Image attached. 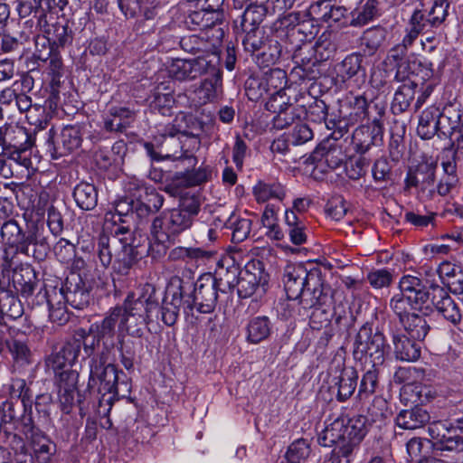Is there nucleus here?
Returning a JSON list of instances; mask_svg holds the SVG:
<instances>
[{"instance_id": "nucleus-48", "label": "nucleus", "mask_w": 463, "mask_h": 463, "mask_svg": "<svg viewBox=\"0 0 463 463\" xmlns=\"http://www.w3.org/2000/svg\"><path fill=\"white\" fill-rule=\"evenodd\" d=\"M377 0H367L359 9L351 12L352 20L350 24L354 27H361L373 21L378 15Z\"/></svg>"}, {"instance_id": "nucleus-4", "label": "nucleus", "mask_w": 463, "mask_h": 463, "mask_svg": "<svg viewBox=\"0 0 463 463\" xmlns=\"http://www.w3.org/2000/svg\"><path fill=\"white\" fill-rule=\"evenodd\" d=\"M401 293L394 295L390 301V307L399 318L401 323L415 310L425 309L429 305L427 288L422 280L414 276H403L399 283Z\"/></svg>"}, {"instance_id": "nucleus-7", "label": "nucleus", "mask_w": 463, "mask_h": 463, "mask_svg": "<svg viewBox=\"0 0 463 463\" xmlns=\"http://www.w3.org/2000/svg\"><path fill=\"white\" fill-rule=\"evenodd\" d=\"M1 238L5 245L26 257L42 261L47 256V245L38 242L33 232L24 231L14 220L4 222L1 227Z\"/></svg>"}, {"instance_id": "nucleus-57", "label": "nucleus", "mask_w": 463, "mask_h": 463, "mask_svg": "<svg viewBox=\"0 0 463 463\" xmlns=\"http://www.w3.org/2000/svg\"><path fill=\"white\" fill-rule=\"evenodd\" d=\"M254 194L259 202H266L271 198L282 200L285 191L279 184L260 183L254 187Z\"/></svg>"}, {"instance_id": "nucleus-16", "label": "nucleus", "mask_w": 463, "mask_h": 463, "mask_svg": "<svg viewBox=\"0 0 463 463\" xmlns=\"http://www.w3.org/2000/svg\"><path fill=\"white\" fill-rule=\"evenodd\" d=\"M429 305L426 310H430L433 307L439 314L453 325L461 321V313L458 306L451 298L444 288L439 285H431L427 288Z\"/></svg>"}, {"instance_id": "nucleus-52", "label": "nucleus", "mask_w": 463, "mask_h": 463, "mask_svg": "<svg viewBox=\"0 0 463 463\" xmlns=\"http://www.w3.org/2000/svg\"><path fill=\"white\" fill-rule=\"evenodd\" d=\"M407 52L408 50L400 45L399 43L394 45L389 51L388 59L395 62L396 72L394 75V80L397 82L404 81L408 78V65L404 61Z\"/></svg>"}, {"instance_id": "nucleus-28", "label": "nucleus", "mask_w": 463, "mask_h": 463, "mask_svg": "<svg viewBox=\"0 0 463 463\" xmlns=\"http://www.w3.org/2000/svg\"><path fill=\"white\" fill-rule=\"evenodd\" d=\"M135 113L126 107L113 106L104 118V128L108 132H123L134 120Z\"/></svg>"}, {"instance_id": "nucleus-45", "label": "nucleus", "mask_w": 463, "mask_h": 463, "mask_svg": "<svg viewBox=\"0 0 463 463\" xmlns=\"http://www.w3.org/2000/svg\"><path fill=\"white\" fill-rule=\"evenodd\" d=\"M363 56L358 52H354L347 55L336 66V76L340 81L345 82L352 79L363 69L362 67Z\"/></svg>"}, {"instance_id": "nucleus-42", "label": "nucleus", "mask_w": 463, "mask_h": 463, "mask_svg": "<svg viewBox=\"0 0 463 463\" xmlns=\"http://www.w3.org/2000/svg\"><path fill=\"white\" fill-rule=\"evenodd\" d=\"M122 239H118L116 236L109 237L106 234H100L98 239L97 244V255L100 264L104 268H108L112 264L114 254L119 249L120 241Z\"/></svg>"}, {"instance_id": "nucleus-58", "label": "nucleus", "mask_w": 463, "mask_h": 463, "mask_svg": "<svg viewBox=\"0 0 463 463\" xmlns=\"http://www.w3.org/2000/svg\"><path fill=\"white\" fill-rule=\"evenodd\" d=\"M118 344L121 363L127 370H130L134 366V362L137 354V347L141 346V343L134 341L132 339L122 338L118 341Z\"/></svg>"}, {"instance_id": "nucleus-27", "label": "nucleus", "mask_w": 463, "mask_h": 463, "mask_svg": "<svg viewBox=\"0 0 463 463\" xmlns=\"http://www.w3.org/2000/svg\"><path fill=\"white\" fill-rule=\"evenodd\" d=\"M346 417L340 416L327 425L324 430L318 435L317 441L323 447L336 446L339 453L342 454L341 447L347 442L345 424Z\"/></svg>"}, {"instance_id": "nucleus-39", "label": "nucleus", "mask_w": 463, "mask_h": 463, "mask_svg": "<svg viewBox=\"0 0 463 463\" xmlns=\"http://www.w3.org/2000/svg\"><path fill=\"white\" fill-rule=\"evenodd\" d=\"M14 283L22 297L27 299L43 284L38 279L35 271L29 268L17 273L14 278Z\"/></svg>"}, {"instance_id": "nucleus-53", "label": "nucleus", "mask_w": 463, "mask_h": 463, "mask_svg": "<svg viewBox=\"0 0 463 463\" xmlns=\"http://www.w3.org/2000/svg\"><path fill=\"white\" fill-rule=\"evenodd\" d=\"M226 226L232 230V241L239 243L248 238L251 231V221L247 218L231 216Z\"/></svg>"}, {"instance_id": "nucleus-33", "label": "nucleus", "mask_w": 463, "mask_h": 463, "mask_svg": "<svg viewBox=\"0 0 463 463\" xmlns=\"http://www.w3.org/2000/svg\"><path fill=\"white\" fill-rule=\"evenodd\" d=\"M136 260L134 247L121 240L119 249L114 254L113 270L119 275H128Z\"/></svg>"}, {"instance_id": "nucleus-38", "label": "nucleus", "mask_w": 463, "mask_h": 463, "mask_svg": "<svg viewBox=\"0 0 463 463\" xmlns=\"http://www.w3.org/2000/svg\"><path fill=\"white\" fill-rule=\"evenodd\" d=\"M271 333V322L266 316L255 317L247 325V340L251 344H259L266 340Z\"/></svg>"}, {"instance_id": "nucleus-29", "label": "nucleus", "mask_w": 463, "mask_h": 463, "mask_svg": "<svg viewBox=\"0 0 463 463\" xmlns=\"http://www.w3.org/2000/svg\"><path fill=\"white\" fill-rule=\"evenodd\" d=\"M430 420L429 412L419 406L402 410L396 416V424L405 430H416L423 427Z\"/></svg>"}, {"instance_id": "nucleus-62", "label": "nucleus", "mask_w": 463, "mask_h": 463, "mask_svg": "<svg viewBox=\"0 0 463 463\" xmlns=\"http://www.w3.org/2000/svg\"><path fill=\"white\" fill-rule=\"evenodd\" d=\"M287 84V74L286 72L279 68L271 69L266 73L265 83L263 87L266 89V92L274 90L275 91H285L284 88Z\"/></svg>"}, {"instance_id": "nucleus-46", "label": "nucleus", "mask_w": 463, "mask_h": 463, "mask_svg": "<svg viewBox=\"0 0 463 463\" xmlns=\"http://www.w3.org/2000/svg\"><path fill=\"white\" fill-rule=\"evenodd\" d=\"M417 84L413 81H403L394 93L392 103V109L394 113H402L406 111L415 96V89Z\"/></svg>"}, {"instance_id": "nucleus-15", "label": "nucleus", "mask_w": 463, "mask_h": 463, "mask_svg": "<svg viewBox=\"0 0 463 463\" xmlns=\"http://www.w3.org/2000/svg\"><path fill=\"white\" fill-rule=\"evenodd\" d=\"M211 57L212 53L207 52L199 55L195 59H175L167 68L168 75L179 81L194 80L203 75L208 68H212V71H214V69L211 66Z\"/></svg>"}, {"instance_id": "nucleus-21", "label": "nucleus", "mask_w": 463, "mask_h": 463, "mask_svg": "<svg viewBox=\"0 0 463 463\" xmlns=\"http://www.w3.org/2000/svg\"><path fill=\"white\" fill-rule=\"evenodd\" d=\"M185 285L167 289L162 306L158 307V320L161 319L167 326H174L177 321L181 306L185 305Z\"/></svg>"}, {"instance_id": "nucleus-2", "label": "nucleus", "mask_w": 463, "mask_h": 463, "mask_svg": "<svg viewBox=\"0 0 463 463\" xmlns=\"http://www.w3.org/2000/svg\"><path fill=\"white\" fill-rule=\"evenodd\" d=\"M118 332L140 337L146 325L158 321V298L154 286L144 285L138 291L128 294L123 303L116 306Z\"/></svg>"}, {"instance_id": "nucleus-22", "label": "nucleus", "mask_w": 463, "mask_h": 463, "mask_svg": "<svg viewBox=\"0 0 463 463\" xmlns=\"http://www.w3.org/2000/svg\"><path fill=\"white\" fill-rule=\"evenodd\" d=\"M390 335L395 358L404 362H415L420 356V345L407 336L396 326H390Z\"/></svg>"}, {"instance_id": "nucleus-14", "label": "nucleus", "mask_w": 463, "mask_h": 463, "mask_svg": "<svg viewBox=\"0 0 463 463\" xmlns=\"http://www.w3.org/2000/svg\"><path fill=\"white\" fill-rule=\"evenodd\" d=\"M377 117L373 118L370 126H361L353 134V143L360 154H364L373 146H380L383 143L384 109L377 104L373 105Z\"/></svg>"}, {"instance_id": "nucleus-34", "label": "nucleus", "mask_w": 463, "mask_h": 463, "mask_svg": "<svg viewBox=\"0 0 463 463\" xmlns=\"http://www.w3.org/2000/svg\"><path fill=\"white\" fill-rule=\"evenodd\" d=\"M210 60L211 66L214 69V71H212V68H208L203 74H206L209 77L205 78L201 84V89L205 92V98L208 100L213 99L217 97L219 89L222 85V71L218 67L219 57L212 53Z\"/></svg>"}, {"instance_id": "nucleus-55", "label": "nucleus", "mask_w": 463, "mask_h": 463, "mask_svg": "<svg viewBox=\"0 0 463 463\" xmlns=\"http://www.w3.org/2000/svg\"><path fill=\"white\" fill-rule=\"evenodd\" d=\"M238 296L241 298L251 297L260 286V280L249 270L241 271L236 282Z\"/></svg>"}, {"instance_id": "nucleus-19", "label": "nucleus", "mask_w": 463, "mask_h": 463, "mask_svg": "<svg viewBox=\"0 0 463 463\" xmlns=\"http://www.w3.org/2000/svg\"><path fill=\"white\" fill-rule=\"evenodd\" d=\"M436 168L437 164L433 162L418 164L414 169H410L407 173L406 188L416 187L427 198H432L435 194Z\"/></svg>"}, {"instance_id": "nucleus-36", "label": "nucleus", "mask_w": 463, "mask_h": 463, "mask_svg": "<svg viewBox=\"0 0 463 463\" xmlns=\"http://www.w3.org/2000/svg\"><path fill=\"white\" fill-rule=\"evenodd\" d=\"M316 160H324L325 164L331 169H336L344 164L346 156L342 148L338 146H327L320 144L313 153Z\"/></svg>"}, {"instance_id": "nucleus-43", "label": "nucleus", "mask_w": 463, "mask_h": 463, "mask_svg": "<svg viewBox=\"0 0 463 463\" xmlns=\"http://www.w3.org/2000/svg\"><path fill=\"white\" fill-rule=\"evenodd\" d=\"M267 7L262 4H254L253 2L244 10L241 16L240 24L242 31H249L260 28L267 14Z\"/></svg>"}, {"instance_id": "nucleus-13", "label": "nucleus", "mask_w": 463, "mask_h": 463, "mask_svg": "<svg viewBox=\"0 0 463 463\" xmlns=\"http://www.w3.org/2000/svg\"><path fill=\"white\" fill-rule=\"evenodd\" d=\"M25 136L24 145H12L4 142L2 152L0 154V177L8 179L14 176L17 172L18 166H23L26 169L32 165L27 150L30 146L28 144V137L24 132H20Z\"/></svg>"}, {"instance_id": "nucleus-25", "label": "nucleus", "mask_w": 463, "mask_h": 463, "mask_svg": "<svg viewBox=\"0 0 463 463\" xmlns=\"http://www.w3.org/2000/svg\"><path fill=\"white\" fill-rule=\"evenodd\" d=\"M358 373L353 366L343 367L337 375L333 376L330 388L336 390V399L345 402L354 392L357 386Z\"/></svg>"}, {"instance_id": "nucleus-40", "label": "nucleus", "mask_w": 463, "mask_h": 463, "mask_svg": "<svg viewBox=\"0 0 463 463\" xmlns=\"http://www.w3.org/2000/svg\"><path fill=\"white\" fill-rule=\"evenodd\" d=\"M386 35V30L381 26L366 29L360 38V46L364 52L369 56L373 55L385 41Z\"/></svg>"}, {"instance_id": "nucleus-10", "label": "nucleus", "mask_w": 463, "mask_h": 463, "mask_svg": "<svg viewBox=\"0 0 463 463\" xmlns=\"http://www.w3.org/2000/svg\"><path fill=\"white\" fill-rule=\"evenodd\" d=\"M108 355L101 352L90 359L88 387L98 385V391L103 394H118V372L114 364L108 362Z\"/></svg>"}, {"instance_id": "nucleus-47", "label": "nucleus", "mask_w": 463, "mask_h": 463, "mask_svg": "<svg viewBox=\"0 0 463 463\" xmlns=\"http://www.w3.org/2000/svg\"><path fill=\"white\" fill-rule=\"evenodd\" d=\"M461 115L452 108H446L440 111L438 118V133L443 136H451L460 128Z\"/></svg>"}, {"instance_id": "nucleus-8", "label": "nucleus", "mask_w": 463, "mask_h": 463, "mask_svg": "<svg viewBox=\"0 0 463 463\" xmlns=\"http://www.w3.org/2000/svg\"><path fill=\"white\" fill-rule=\"evenodd\" d=\"M222 285V278L217 279L210 275L201 277L194 284L193 289H191V285H185L186 294L184 304H186V307L193 309L196 307V309L200 313H212L216 307L218 291L224 292V289L221 288Z\"/></svg>"}, {"instance_id": "nucleus-12", "label": "nucleus", "mask_w": 463, "mask_h": 463, "mask_svg": "<svg viewBox=\"0 0 463 463\" xmlns=\"http://www.w3.org/2000/svg\"><path fill=\"white\" fill-rule=\"evenodd\" d=\"M130 205L132 214L140 221L157 213L163 206L165 198L157 190L143 183L130 184Z\"/></svg>"}, {"instance_id": "nucleus-35", "label": "nucleus", "mask_w": 463, "mask_h": 463, "mask_svg": "<svg viewBox=\"0 0 463 463\" xmlns=\"http://www.w3.org/2000/svg\"><path fill=\"white\" fill-rule=\"evenodd\" d=\"M34 57L43 61H49L48 74L51 77V84L52 87L59 86L63 71L61 58L59 53L53 52L52 47H48L46 52L36 50Z\"/></svg>"}, {"instance_id": "nucleus-31", "label": "nucleus", "mask_w": 463, "mask_h": 463, "mask_svg": "<svg viewBox=\"0 0 463 463\" xmlns=\"http://www.w3.org/2000/svg\"><path fill=\"white\" fill-rule=\"evenodd\" d=\"M174 104L175 98L172 90L168 87L161 83L155 88L149 101L151 110L156 111L163 116L170 115Z\"/></svg>"}, {"instance_id": "nucleus-26", "label": "nucleus", "mask_w": 463, "mask_h": 463, "mask_svg": "<svg viewBox=\"0 0 463 463\" xmlns=\"http://www.w3.org/2000/svg\"><path fill=\"white\" fill-rule=\"evenodd\" d=\"M117 314L114 308H111L101 321L96 322L90 326L92 332L102 340V352H106V354H109L115 345L116 327H118Z\"/></svg>"}, {"instance_id": "nucleus-59", "label": "nucleus", "mask_w": 463, "mask_h": 463, "mask_svg": "<svg viewBox=\"0 0 463 463\" xmlns=\"http://www.w3.org/2000/svg\"><path fill=\"white\" fill-rule=\"evenodd\" d=\"M242 32L245 33L242 45L247 52L254 55L265 45L264 32L260 28Z\"/></svg>"}, {"instance_id": "nucleus-5", "label": "nucleus", "mask_w": 463, "mask_h": 463, "mask_svg": "<svg viewBox=\"0 0 463 463\" xmlns=\"http://www.w3.org/2000/svg\"><path fill=\"white\" fill-rule=\"evenodd\" d=\"M390 349L385 335L373 324L365 322L356 333L353 343V355L355 360L369 359L373 366H380L385 361Z\"/></svg>"}, {"instance_id": "nucleus-63", "label": "nucleus", "mask_w": 463, "mask_h": 463, "mask_svg": "<svg viewBox=\"0 0 463 463\" xmlns=\"http://www.w3.org/2000/svg\"><path fill=\"white\" fill-rule=\"evenodd\" d=\"M301 109L292 105L281 112L276 113L272 119L273 127L277 129H283L295 122L296 119L300 118Z\"/></svg>"}, {"instance_id": "nucleus-17", "label": "nucleus", "mask_w": 463, "mask_h": 463, "mask_svg": "<svg viewBox=\"0 0 463 463\" xmlns=\"http://www.w3.org/2000/svg\"><path fill=\"white\" fill-rule=\"evenodd\" d=\"M461 156H463V146H458L457 149L452 147L443 149L441 155L443 175L436 187L440 196L448 195L457 186L458 183L457 165Z\"/></svg>"}, {"instance_id": "nucleus-20", "label": "nucleus", "mask_w": 463, "mask_h": 463, "mask_svg": "<svg viewBox=\"0 0 463 463\" xmlns=\"http://www.w3.org/2000/svg\"><path fill=\"white\" fill-rule=\"evenodd\" d=\"M80 353V343L74 336L66 342L57 345L46 359V364L54 372L71 368L78 360Z\"/></svg>"}, {"instance_id": "nucleus-37", "label": "nucleus", "mask_w": 463, "mask_h": 463, "mask_svg": "<svg viewBox=\"0 0 463 463\" xmlns=\"http://www.w3.org/2000/svg\"><path fill=\"white\" fill-rule=\"evenodd\" d=\"M72 195L76 204L84 211L94 209L98 203V191L94 184L87 182L78 184Z\"/></svg>"}, {"instance_id": "nucleus-3", "label": "nucleus", "mask_w": 463, "mask_h": 463, "mask_svg": "<svg viewBox=\"0 0 463 463\" xmlns=\"http://www.w3.org/2000/svg\"><path fill=\"white\" fill-rule=\"evenodd\" d=\"M202 130V123L193 114L180 111L171 123L159 128L158 132L163 137L179 136L182 151L179 158L186 159L190 165H194L196 158L194 152L200 146L199 136Z\"/></svg>"}, {"instance_id": "nucleus-51", "label": "nucleus", "mask_w": 463, "mask_h": 463, "mask_svg": "<svg viewBox=\"0 0 463 463\" xmlns=\"http://www.w3.org/2000/svg\"><path fill=\"white\" fill-rule=\"evenodd\" d=\"M263 51L256 54V62L262 67L276 64L282 53L281 44L277 40H269L268 44L262 47Z\"/></svg>"}, {"instance_id": "nucleus-54", "label": "nucleus", "mask_w": 463, "mask_h": 463, "mask_svg": "<svg viewBox=\"0 0 463 463\" xmlns=\"http://www.w3.org/2000/svg\"><path fill=\"white\" fill-rule=\"evenodd\" d=\"M368 414L370 420L377 424L378 428H381L385 424L386 420L391 417L392 411L387 401L381 396H376L368 409Z\"/></svg>"}, {"instance_id": "nucleus-64", "label": "nucleus", "mask_w": 463, "mask_h": 463, "mask_svg": "<svg viewBox=\"0 0 463 463\" xmlns=\"http://www.w3.org/2000/svg\"><path fill=\"white\" fill-rule=\"evenodd\" d=\"M369 165V159L363 156L352 158L345 164L346 175L352 180H359L365 175Z\"/></svg>"}, {"instance_id": "nucleus-50", "label": "nucleus", "mask_w": 463, "mask_h": 463, "mask_svg": "<svg viewBox=\"0 0 463 463\" xmlns=\"http://www.w3.org/2000/svg\"><path fill=\"white\" fill-rule=\"evenodd\" d=\"M74 339L80 343V348L83 347L85 355L90 357V359L102 352V348L100 349L102 340L92 332L91 328H89L87 332L82 329L80 330L75 335Z\"/></svg>"}, {"instance_id": "nucleus-60", "label": "nucleus", "mask_w": 463, "mask_h": 463, "mask_svg": "<svg viewBox=\"0 0 463 463\" xmlns=\"http://www.w3.org/2000/svg\"><path fill=\"white\" fill-rule=\"evenodd\" d=\"M333 303V299L328 305L316 304L312 313L307 315L309 317V325L313 329L320 330L323 326L329 324L332 314L329 312V307Z\"/></svg>"}, {"instance_id": "nucleus-44", "label": "nucleus", "mask_w": 463, "mask_h": 463, "mask_svg": "<svg viewBox=\"0 0 463 463\" xmlns=\"http://www.w3.org/2000/svg\"><path fill=\"white\" fill-rule=\"evenodd\" d=\"M24 314L21 301L8 290H0V316L2 319L15 320Z\"/></svg>"}, {"instance_id": "nucleus-61", "label": "nucleus", "mask_w": 463, "mask_h": 463, "mask_svg": "<svg viewBox=\"0 0 463 463\" xmlns=\"http://www.w3.org/2000/svg\"><path fill=\"white\" fill-rule=\"evenodd\" d=\"M208 178L205 169L198 168L196 170L177 172L175 174L174 180L184 186H195L203 184Z\"/></svg>"}, {"instance_id": "nucleus-41", "label": "nucleus", "mask_w": 463, "mask_h": 463, "mask_svg": "<svg viewBox=\"0 0 463 463\" xmlns=\"http://www.w3.org/2000/svg\"><path fill=\"white\" fill-rule=\"evenodd\" d=\"M45 34L49 47L52 49L54 46L64 47L72 42V32L67 23L56 22L49 24Z\"/></svg>"}, {"instance_id": "nucleus-32", "label": "nucleus", "mask_w": 463, "mask_h": 463, "mask_svg": "<svg viewBox=\"0 0 463 463\" xmlns=\"http://www.w3.org/2000/svg\"><path fill=\"white\" fill-rule=\"evenodd\" d=\"M406 334L413 340L422 341L427 336L430 326L425 316L412 312L400 323Z\"/></svg>"}, {"instance_id": "nucleus-1", "label": "nucleus", "mask_w": 463, "mask_h": 463, "mask_svg": "<svg viewBox=\"0 0 463 463\" xmlns=\"http://www.w3.org/2000/svg\"><path fill=\"white\" fill-rule=\"evenodd\" d=\"M283 283L288 298L293 301L294 313L303 318L316 304L328 305L333 298V289L325 282L320 269L307 270L301 263L285 266Z\"/></svg>"}, {"instance_id": "nucleus-56", "label": "nucleus", "mask_w": 463, "mask_h": 463, "mask_svg": "<svg viewBox=\"0 0 463 463\" xmlns=\"http://www.w3.org/2000/svg\"><path fill=\"white\" fill-rule=\"evenodd\" d=\"M310 454V445L305 439H298L292 442L286 452L288 463H304Z\"/></svg>"}, {"instance_id": "nucleus-49", "label": "nucleus", "mask_w": 463, "mask_h": 463, "mask_svg": "<svg viewBox=\"0 0 463 463\" xmlns=\"http://www.w3.org/2000/svg\"><path fill=\"white\" fill-rule=\"evenodd\" d=\"M435 449L441 457L459 459V455L463 453V436L449 435L444 440L436 442Z\"/></svg>"}, {"instance_id": "nucleus-11", "label": "nucleus", "mask_w": 463, "mask_h": 463, "mask_svg": "<svg viewBox=\"0 0 463 463\" xmlns=\"http://www.w3.org/2000/svg\"><path fill=\"white\" fill-rule=\"evenodd\" d=\"M108 355L101 352L90 359L88 387L98 385V391L103 394H118V372L114 364L108 362Z\"/></svg>"}, {"instance_id": "nucleus-24", "label": "nucleus", "mask_w": 463, "mask_h": 463, "mask_svg": "<svg viewBox=\"0 0 463 463\" xmlns=\"http://www.w3.org/2000/svg\"><path fill=\"white\" fill-rule=\"evenodd\" d=\"M223 13L220 8L202 5V8L191 12L185 18V24L190 30L205 31L222 23Z\"/></svg>"}, {"instance_id": "nucleus-6", "label": "nucleus", "mask_w": 463, "mask_h": 463, "mask_svg": "<svg viewBox=\"0 0 463 463\" xmlns=\"http://www.w3.org/2000/svg\"><path fill=\"white\" fill-rule=\"evenodd\" d=\"M194 222L189 214L177 208L167 209L153 219L149 229L150 236L166 249L175 243L180 234L190 230Z\"/></svg>"}, {"instance_id": "nucleus-18", "label": "nucleus", "mask_w": 463, "mask_h": 463, "mask_svg": "<svg viewBox=\"0 0 463 463\" xmlns=\"http://www.w3.org/2000/svg\"><path fill=\"white\" fill-rule=\"evenodd\" d=\"M55 298H62L71 307L83 309L90 301V290L80 276L67 278L64 285L60 288H52Z\"/></svg>"}, {"instance_id": "nucleus-23", "label": "nucleus", "mask_w": 463, "mask_h": 463, "mask_svg": "<svg viewBox=\"0 0 463 463\" xmlns=\"http://www.w3.org/2000/svg\"><path fill=\"white\" fill-rule=\"evenodd\" d=\"M368 419L364 415H355L352 418L346 417L345 428L348 443L342 445V455L351 456L358 449L361 441L368 432Z\"/></svg>"}, {"instance_id": "nucleus-9", "label": "nucleus", "mask_w": 463, "mask_h": 463, "mask_svg": "<svg viewBox=\"0 0 463 463\" xmlns=\"http://www.w3.org/2000/svg\"><path fill=\"white\" fill-rule=\"evenodd\" d=\"M91 126L87 123L65 126L60 135L53 139L51 136L49 141L53 145V153L56 156H63L80 148L85 142V149L99 140V134H91Z\"/></svg>"}, {"instance_id": "nucleus-30", "label": "nucleus", "mask_w": 463, "mask_h": 463, "mask_svg": "<svg viewBox=\"0 0 463 463\" xmlns=\"http://www.w3.org/2000/svg\"><path fill=\"white\" fill-rule=\"evenodd\" d=\"M439 116H440V110L435 106H430L420 113L417 134L421 139L429 140L438 134Z\"/></svg>"}]
</instances>
